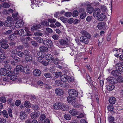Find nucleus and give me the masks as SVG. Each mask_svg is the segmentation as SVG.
I'll return each mask as SVG.
<instances>
[{"mask_svg":"<svg viewBox=\"0 0 123 123\" xmlns=\"http://www.w3.org/2000/svg\"><path fill=\"white\" fill-rule=\"evenodd\" d=\"M24 52L23 53L21 51H19L17 53V55L20 57H22L23 56V55H24Z\"/></svg>","mask_w":123,"mask_h":123,"instance_id":"obj_56","label":"nucleus"},{"mask_svg":"<svg viewBox=\"0 0 123 123\" xmlns=\"http://www.w3.org/2000/svg\"><path fill=\"white\" fill-rule=\"evenodd\" d=\"M25 58L28 62H30L33 60V57L29 51L27 50H24Z\"/></svg>","mask_w":123,"mask_h":123,"instance_id":"obj_2","label":"nucleus"},{"mask_svg":"<svg viewBox=\"0 0 123 123\" xmlns=\"http://www.w3.org/2000/svg\"><path fill=\"white\" fill-rule=\"evenodd\" d=\"M4 25L6 27H10V29L13 30L15 28L14 22L11 20L6 21L4 24Z\"/></svg>","mask_w":123,"mask_h":123,"instance_id":"obj_3","label":"nucleus"},{"mask_svg":"<svg viewBox=\"0 0 123 123\" xmlns=\"http://www.w3.org/2000/svg\"><path fill=\"white\" fill-rule=\"evenodd\" d=\"M4 68H5L7 71H10L11 69V67L10 65L6 64L4 65Z\"/></svg>","mask_w":123,"mask_h":123,"instance_id":"obj_37","label":"nucleus"},{"mask_svg":"<svg viewBox=\"0 0 123 123\" xmlns=\"http://www.w3.org/2000/svg\"><path fill=\"white\" fill-rule=\"evenodd\" d=\"M109 121L110 122H112L114 120V118L112 116H110L108 118Z\"/></svg>","mask_w":123,"mask_h":123,"instance_id":"obj_60","label":"nucleus"},{"mask_svg":"<svg viewBox=\"0 0 123 123\" xmlns=\"http://www.w3.org/2000/svg\"><path fill=\"white\" fill-rule=\"evenodd\" d=\"M43 44L45 46H48L49 47H50L53 45V43L52 41L49 39L44 40Z\"/></svg>","mask_w":123,"mask_h":123,"instance_id":"obj_7","label":"nucleus"},{"mask_svg":"<svg viewBox=\"0 0 123 123\" xmlns=\"http://www.w3.org/2000/svg\"><path fill=\"white\" fill-rule=\"evenodd\" d=\"M108 111L112 112H113L114 107L112 105H109L107 107Z\"/></svg>","mask_w":123,"mask_h":123,"instance_id":"obj_33","label":"nucleus"},{"mask_svg":"<svg viewBox=\"0 0 123 123\" xmlns=\"http://www.w3.org/2000/svg\"><path fill=\"white\" fill-rule=\"evenodd\" d=\"M67 99L68 102L71 103H73V102L74 103L75 101L76 100V98L72 97H68Z\"/></svg>","mask_w":123,"mask_h":123,"instance_id":"obj_21","label":"nucleus"},{"mask_svg":"<svg viewBox=\"0 0 123 123\" xmlns=\"http://www.w3.org/2000/svg\"><path fill=\"white\" fill-rule=\"evenodd\" d=\"M41 24L42 25L45 26H49V23L47 22V21H44L42 22H41Z\"/></svg>","mask_w":123,"mask_h":123,"instance_id":"obj_48","label":"nucleus"},{"mask_svg":"<svg viewBox=\"0 0 123 123\" xmlns=\"http://www.w3.org/2000/svg\"><path fill=\"white\" fill-rule=\"evenodd\" d=\"M20 32L21 33V35L22 36H25L26 34H27V32H29V30L27 28L25 29H22L20 30Z\"/></svg>","mask_w":123,"mask_h":123,"instance_id":"obj_15","label":"nucleus"},{"mask_svg":"<svg viewBox=\"0 0 123 123\" xmlns=\"http://www.w3.org/2000/svg\"><path fill=\"white\" fill-rule=\"evenodd\" d=\"M9 71L8 73H7L6 75H7V76L9 77L11 76L12 75V74H13L14 72H13V71Z\"/></svg>","mask_w":123,"mask_h":123,"instance_id":"obj_64","label":"nucleus"},{"mask_svg":"<svg viewBox=\"0 0 123 123\" xmlns=\"http://www.w3.org/2000/svg\"><path fill=\"white\" fill-rule=\"evenodd\" d=\"M45 57L46 60L49 62H52L53 59V56L51 54H48L46 55Z\"/></svg>","mask_w":123,"mask_h":123,"instance_id":"obj_19","label":"nucleus"},{"mask_svg":"<svg viewBox=\"0 0 123 123\" xmlns=\"http://www.w3.org/2000/svg\"><path fill=\"white\" fill-rule=\"evenodd\" d=\"M87 14L86 12L82 13L80 15V18L81 19H84L86 16Z\"/></svg>","mask_w":123,"mask_h":123,"instance_id":"obj_41","label":"nucleus"},{"mask_svg":"<svg viewBox=\"0 0 123 123\" xmlns=\"http://www.w3.org/2000/svg\"><path fill=\"white\" fill-rule=\"evenodd\" d=\"M69 113L71 115L74 116L78 115V112L76 110L73 109L70 110Z\"/></svg>","mask_w":123,"mask_h":123,"instance_id":"obj_24","label":"nucleus"},{"mask_svg":"<svg viewBox=\"0 0 123 123\" xmlns=\"http://www.w3.org/2000/svg\"><path fill=\"white\" fill-rule=\"evenodd\" d=\"M3 6L5 8H8L10 7V5L8 3L4 2L3 3Z\"/></svg>","mask_w":123,"mask_h":123,"instance_id":"obj_58","label":"nucleus"},{"mask_svg":"<svg viewBox=\"0 0 123 123\" xmlns=\"http://www.w3.org/2000/svg\"><path fill=\"white\" fill-rule=\"evenodd\" d=\"M2 114L6 118H7L8 116L7 111L5 110H4L2 111Z\"/></svg>","mask_w":123,"mask_h":123,"instance_id":"obj_51","label":"nucleus"},{"mask_svg":"<svg viewBox=\"0 0 123 123\" xmlns=\"http://www.w3.org/2000/svg\"><path fill=\"white\" fill-rule=\"evenodd\" d=\"M78 12L77 10H74L72 12V16L74 17L77 16L78 14Z\"/></svg>","mask_w":123,"mask_h":123,"instance_id":"obj_45","label":"nucleus"},{"mask_svg":"<svg viewBox=\"0 0 123 123\" xmlns=\"http://www.w3.org/2000/svg\"><path fill=\"white\" fill-rule=\"evenodd\" d=\"M46 118V116L44 114H42L40 116V119L41 121H42Z\"/></svg>","mask_w":123,"mask_h":123,"instance_id":"obj_44","label":"nucleus"},{"mask_svg":"<svg viewBox=\"0 0 123 123\" xmlns=\"http://www.w3.org/2000/svg\"><path fill=\"white\" fill-rule=\"evenodd\" d=\"M68 91L69 95L72 97H76L78 95L77 91L75 90L70 89L68 90Z\"/></svg>","mask_w":123,"mask_h":123,"instance_id":"obj_5","label":"nucleus"},{"mask_svg":"<svg viewBox=\"0 0 123 123\" xmlns=\"http://www.w3.org/2000/svg\"><path fill=\"white\" fill-rule=\"evenodd\" d=\"M55 83L57 85L60 86L62 84V80H56L55 81Z\"/></svg>","mask_w":123,"mask_h":123,"instance_id":"obj_38","label":"nucleus"},{"mask_svg":"<svg viewBox=\"0 0 123 123\" xmlns=\"http://www.w3.org/2000/svg\"><path fill=\"white\" fill-rule=\"evenodd\" d=\"M92 17L90 16H89L87 17L86 18V21L88 22L90 21L92 19Z\"/></svg>","mask_w":123,"mask_h":123,"instance_id":"obj_61","label":"nucleus"},{"mask_svg":"<svg viewBox=\"0 0 123 123\" xmlns=\"http://www.w3.org/2000/svg\"><path fill=\"white\" fill-rule=\"evenodd\" d=\"M80 33L84 37H86L89 39L91 38V37L90 35L85 30H82L80 31Z\"/></svg>","mask_w":123,"mask_h":123,"instance_id":"obj_10","label":"nucleus"},{"mask_svg":"<svg viewBox=\"0 0 123 123\" xmlns=\"http://www.w3.org/2000/svg\"><path fill=\"white\" fill-rule=\"evenodd\" d=\"M118 80L117 81L119 83H122L123 82V78L120 76L118 77Z\"/></svg>","mask_w":123,"mask_h":123,"instance_id":"obj_59","label":"nucleus"},{"mask_svg":"<svg viewBox=\"0 0 123 123\" xmlns=\"http://www.w3.org/2000/svg\"><path fill=\"white\" fill-rule=\"evenodd\" d=\"M107 79V81L111 84H115L117 82L116 79L112 77H108Z\"/></svg>","mask_w":123,"mask_h":123,"instance_id":"obj_9","label":"nucleus"},{"mask_svg":"<svg viewBox=\"0 0 123 123\" xmlns=\"http://www.w3.org/2000/svg\"><path fill=\"white\" fill-rule=\"evenodd\" d=\"M48 21L49 22L52 23L55 22L56 21V19H54L48 18Z\"/></svg>","mask_w":123,"mask_h":123,"instance_id":"obj_54","label":"nucleus"},{"mask_svg":"<svg viewBox=\"0 0 123 123\" xmlns=\"http://www.w3.org/2000/svg\"><path fill=\"white\" fill-rule=\"evenodd\" d=\"M100 11H101L102 12H106L107 8L104 5H100Z\"/></svg>","mask_w":123,"mask_h":123,"instance_id":"obj_27","label":"nucleus"},{"mask_svg":"<svg viewBox=\"0 0 123 123\" xmlns=\"http://www.w3.org/2000/svg\"><path fill=\"white\" fill-rule=\"evenodd\" d=\"M116 101V98L114 97H111L109 98V102L110 104H114L115 103Z\"/></svg>","mask_w":123,"mask_h":123,"instance_id":"obj_23","label":"nucleus"},{"mask_svg":"<svg viewBox=\"0 0 123 123\" xmlns=\"http://www.w3.org/2000/svg\"><path fill=\"white\" fill-rule=\"evenodd\" d=\"M32 108L34 110H39V108L38 106L36 105H34L32 107Z\"/></svg>","mask_w":123,"mask_h":123,"instance_id":"obj_55","label":"nucleus"},{"mask_svg":"<svg viewBox=\"0 0 123 123\" xmlns=\"http://www.w3.org/2000/svg\"><path fill=\"white\" fill-rule=\"evenodd\" d=\"M64 117L66 119L69 120L71 118V116L69 114H66L64 115Z\"/></svg>","mask_w":123,"mask_h":123,"instance_id":"obj_42","label":"nucleus"},{"mask_svg":"<svg viewBox=\"0 0 123 123\" xmlns=\"http://www.w3.org/2000/svg\"><path fill=\"white\" fill-rule=\"evenodd\" d=\"M44 76L46 78H52V75L51 74L49 73H45L44 74Z\"/></svg>","mask_w":123,"mask_h":123,"instance_id":"obj_32","label":"nucleus"},{"mask_svg":"<svg viewBox=\"0 0 123 123\" xmlns=\"http://www.w3.org/2000/svg\"><path fill=\"white\" fill-rule=\"evenodd\" d=\"M59 36L56 34L52 36V38L56 40L58 39Z\"/></svg>","mask_w":123,"mask_h":123,"instance_id":"obj_57","label":"nucleus"},{"mask_svg":"<svg viewBox=\"0 0 123 123\" xmlns=\"http://www.w3.org/2000/svg\"><path fill=\"white\" fill-rule=\"evenodd\" d=\"M68 78H69V76L66 74H63L61 76L60 79L62 81L65 82L68 81Z\"/></svg>","mask_w":123,"mask_h":123,"instance_id":"obj_18","label":"nucleus"},{"mask_svg":"<svg viewBox=\"0 0 123 123\" xmlns=\"http://www.w3.org/2000/svg\"><path fill=\"white\" fill-rule=\"evenodd\" d=\"M31 3L33 4L31 8L34 10H36L38 8V2L37 0H31Z\"/></svg>","mask_w":123,"mask_h":123,"instance_id":"obj_6","label":"nucleus"},{"mask_svg":"<svg viewBox=\"0 0 123 123\" xmlns=\"http://www.w3.org/2000/svg\"><path fill=\"white\" fill-rule=\"evenodd\" d=\"M17 78V76L16 75L14 74L11 76L10 78V79L11 80L14 81Z\"/></svg>","mask_w":123,"mask_h":123,"instance_id":"obj_49","label":"nucleus"},{"mask_svg":"<svg viewBox=\"0 0 123 123\" xmlns=\"http://www.w3.org/2000/svg\"><path fill=\"white\" fill-rule=\"evenodd\" d=\"M15 37L14 36L13 34H11L9 36V39L10 40H13Z\"/></svg>","mask_w":123,"mask_h":123,"instance_id":"obj_62","label":"nucleus"},{"mask_svg":"<svg viewBox=\"0 0 123 123\" xmlns=\"http://www.w3.org/2000/svg\"><path fill=\"white\" fill-rule=\"evenodd\" d=\"M55 92L58 95H61L64 93L63 90L60 89H56L55 90Z\"/></svg>","mask_w":123,"mask_h":123,"instance_id":"obj_22","label":"nucleus"},{"mask_svg":"<svg viewBox=\"0 0 123 123\" xmlns=\"http://www.w3.org/2000/svg\"><path fill=\"white\" fill-rule=\"evenodd\" d=\"M60 19L64 23H66L67 21V19L64 17H61Z\"/></svg>","mask_w":123,"mask_h":123,"instance_id":"obj_43","label":"nucleus"},{"mask_svg":"<svg viewBox=\"0 0 123 123\" xmlns=\"http://www.w3.org/2000/svg\"><path fill=\"white\" fill-rule=\"evenodd\" d=\"M27 117V115L25 111H22L20 113V118L21 120H23Z\"/></svg>","mask_w":123,"mask_h":123,"instance_id":"obj_16","label":"nucleus"},{"mask_svg":"<svg viewBox=\"0 0 123 123\" xmlns=\"http://www.w3.org/2000/svg\"><path fill=\"white\" fill-rule=\"evenodd\" d=\"M23 71L26 74L29 73L30 72V70L29 68V66L28 65L25 66L23 67Z\"/></svg>","mask_w":123,"mask_h":123,"instance_id":"obj_25","label":"nucleus"},{"mask_svg":"<svg viewBox=\"0 0 123 123\" xmlns=\"http://www.w3.org/2000/svg\"><path fill=\"white\" fill-rule=\"evenodd\" d=\"M107 88L109 91H111L115 87L113 85H110L107 86Z\"/></svg>","mask_w":123,"mask_h":123,"instance_id":"obj_35","label":"nucleus"},{"mask_svg":"<svg viewBox=\"0 0 123 123\" xmlns=\"http://www.w3.org/2000/svg\"><path fill=\"white\" fill-rule=\"evenodd\" d=\"M93 15L94 17H97L100 14L101 11L100 9L98 8H96L93 11Z\"/></svg>","mask_w":123,"mask_h":123,"instance_id":"obj_8","label":"nucleus"},{"mask_svg":"<svg viewBox=\"0 0 123 123\" xmlns=\"http://www.w3.org/2000/svg\"><path fill=\"white\" fill-rule=\"evenodd\" d=\"M55 77L57 78L60 77L61 78V76H62V72H55Z\"/></svg>","mask_w":123,"mask_h":123,"instance_id":"obj_36","label":"nucleus"},{"mask_svg":"<svg viewBox=\"0 0 123 123\" xmlns=\"http://www.w3.org/2000/svg\"><path fill=\"white\" fill-rule=\"evenodd\" d=\"M39 116V114L37 113H32L31 114V117L32 119H36Z\"/></svg>","mask_w":123,"mask_h":123,"instance_id":"obj_28","label":"nucleus"},{"mask_svg":"<svg viewBox=\"0 0 123 123\" xmlns=\"http://www.w3.org/2000/svg\"><path fill=\"white\" fill-rule=\"evenodd\" d=\"M104 23L103 22H101L98 24L97 25L98 28L99 29H101L103 27Z\"/></svg>","mask_w":123,"mask_h":123,"instance_id":"obj_40","label":"nucleus"},{"mask_svg":"<svg viewBox=\"0 0 123 123\" xmlns=\"http://www.w3.org/2000/svg\"><path fill=\"white\" fill-rule=\"evenodd\" d=\"M53 107L55 109H61L62 110L65 111L67 110V106L63 103H56L54 104Z\"/></svg>","mask_w":123,"mask_h":123,"instance_id":"obj_1","label":"nucleus"},{"mask_svg":"<svg viewBox=\"0 0 123 123\" xmlns=\"http://www.w3.org/2000/svg\"><path fill=\"white\" fill-rule=\"evenodd\" d=\"M123 67V65L120 63H117L116 65V67L117 69L118 70H120V69Z\"/></svg>","mask_w":123,"mask_h":123,"instance_id":"obj_34","label":"nucleus"},{"mask_svg":"<svg viewBox=\"0 0 123 123\" xmlns=\"http://www.w3.org/2000/svg\"><path fill=\"white\" fill-rule=\"evenodd\" d=\"M106 16L104 13H102L97 18V19L99 21H102L103 20L105 19Z\"/></svg>","mask_w":123,"mask_h":123,"instance_id":"obj_14","label":"nucleus"},{"mask_svg":"<svg viewBox=\"0 0 123 123\" xmlns=\"http://www.w3.org/2000/svg\"><path fill=\"white\" fill-rule=\"evenodd\" d=\"M14 59L15 60V61H12L11 63L12 64L15 66L16 65L15 63L19 62L20 61V59L19 58L17 57Z\"/></svg>","mask_w":123,"mask_h":123,"instance_id":"obj_30","label":"nucleus"},{"mask_svg":"<svg viewBox=\"0 0 123 123\" xmlns=\"http://www.w3.org/2000/svg\"><path fill=\"white\" fill-rule=\"evenodd\" d=\"M40 50L44 52H46L48 51V48L45 46H42L40 47Z\"/></svg>","mask_w":123,"mask_h":123,"instance_id":"obj_31","label":"nucleus"},{"mask_svg":"<svg viewBox=\"0 0 123 123\" xmlns=\"http://www.w3.org/2000/svg\"><path fill=\"white\" fill-rule=\"evenodd\" d=\"M74 21V20L72 18H70L67 20V22L69 24H72Z\"/></svg>","mask_w":123,"mask_h":123,"instance_id":"obj_63","label":"nucleus"},{"mask_svg":"<svg viewBox=\"0 0 123 123\" xmlns=\"http://www.w3.org/2000/svg\"><path fill=\"white\" fill-rule=\"evenodd\" d=\"M16 68H17L20 71H23V67L22 65H18L16 66Z\"/></svg>","mask_w":123,"mask_h":123,"instance_id":"obj_50","label":"nucleus"},{"mask_svg":"<svg viewBox=\"0 0 123 123\" xmlns=\"http://www.w3.org/2000/svg\"><path fill=\"white\" fill-rule=\"evenodd\" d=\"M88 38L86 37L82 36L80 37V40L81 42L85 44H87L89 42Z\"/></svg>","mask_w":123,"mask_h":123,"instance_id":"obj_11","label":"nucleus"},{"mask_svg":"<svg viewBox=\"0 0 123 123\" xmlns=\"http://www.w3.org/2000/svg\"><path fill=\"white\" fill-rule=\"evenodd\" d=\"M0 43L1 44V46L2 48L7 49L9 47V45L7 43L6 41L3 39L0 40Z\"/></svg>","mask_w":123,"mask_h":123,"instance_id":"obj_4","label":"nucleus"},{"mask_svg":"<svg viewBox=\"0 0 123 123\" xmlns=\"http://www.w3.org/2000/svg\"><path fill=\"white\" fill-rule=\"evenodd\" d=\"M23 22L22 20H19L16 22L15 24V26L16 28H19L23 26Z\"/></svg>","mask_w":123,"mask_h":123,"instance_id":"obj_17","label":"nucleus"},{"mask_svg":"<svg viewBox=\"0 0 123 123\" xmlns=\"http://www.w3.org/2000/svg\"><path fill=\"white\" fill-rule=\"evenodd\" d=\"M93 8L91 6H88L87 7L86 11L89 14L92 13L94 11Z\"/></svg>","mask_w":123,"mask_h":123,"instance_id":"obj_26","label":"nucleus"},{"mask_svg":"<svg viewBox=\"0 0 123 123\" xmlns=\"http://www.w3.org/2000/svg\"><path fill=\"white\" fill-rule=\"evenodd\" d=\"M111 74L114 76L118 77H120L121 75V73L118 72L117 70H115L112 71L111 72Z\"/></svg>","mask_w":123,"mask_h":123,"instance_id":"obj_12","label":"nucleus"},{"mask_svg":"<svg viewBox=\"0 0 123 123\" xmlns=\"http://www.w3.org/2000/svg\"><path fill=\"white\" fill-rule=\"evenodd\" d=\"M24 105L27 108H29L31 107L30 104L28 101H26L25 102Z\"/></svg>","mask_w":123,"mask_h":123,"instance_id":"obj_47","label":"nucleus"},{"mask_svg":"<svg viewBox=\"0 0 123 123\" xmlns=\"http://www.w3.org/2000/svg\"><path fill=\"white\" fill-rule=\"evenodd\" d=\"M33 75L35 76H38L41 73V71L38 69H36L33 71Z\"/></svg>","mask_w":123,"mask_h":123,"instance_id":"obj_20","label":"nucleus"},{"mask_svg":"<svg viewBox=\"0 0 123 123\" xmlns=\"http://www.w3.org/2000/svg\"><path fill=\"white\" fill-rule=\"evenodd\" d=\"M38 61L45 66H47L49 64V62H47L43 61L42 60H39V58H38Z\"/></svg>","mask_w":123,"mask_h":123,"instance_id":"obj_39","label":"nucleus"},{"mask_svg":"<svg viewBox=\"0 0 123 123\" xmlns=\"http://www.w3.org/2000/svg\"><path fill=\"white\" fill-rule=\"evenodd\" d=\"M72 15V13L70 12H67L65 14V16L67 17H70Z\"/></svg>","mask_w":123,"mask_h":123,"instance_id":"obj_52","label":"nucleus"},{"mask_svg":"<svg viewBox=\"0 0 123 123\" xmlns=\"http://www.w3.org/2000/svg\"><path fill=\"white\" fill-rule=\"evenodd\" d=\"M0 58L2 60H3L6 59V56L5 53L0 54Z\"/></svg>","mask_w":123,"mask_h":123,"instance_id":"obj_46","label":"nucleus"},{"mask_svg":"<svg viewBox=\"0 0 123 123\" xmlns=\"http://www.w3.org/2000/svg\"><path fill=\"white\" fill-rule=\"evenodd\" d=\"M7 70L4 68H2L0 71L1 74L2 75H6L7 74Z\"/></svg>","mask_w":123,"mask_h":123,"instance_id":"obj_29","label":"nucleus"},{"mask_svg":"<svg viewBox=\"0 0 123 123\" xmlns=\"http://www.w3.org/2000/svg\"><path fill=\"white\" fill-rule=\"evenodd\" d=\"M59 42L61 44L64 45H68L69 44L68 40L67 39H62L60 40Z\"/></svg>","mask_w":123,"mask_h":123,"instance_id":"obj_13","label":"nucleus"},{"mask_svg":"<svg viewBox=\"0 0 123 123\" xmlns=\"http://www.w3.org/2000/svg\"><path fill=\"white\" fill-rule=\"evenodd\" d=\"M42 31L41 32H35L34 33V35L35 36H42L43 34L42 33Z\"/></svg>","mask_w":123,"mask_h":123,"instance_id":"obj_53","label":"nucleus"}]
</instances>
